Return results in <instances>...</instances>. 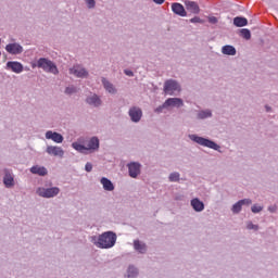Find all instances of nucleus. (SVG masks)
<instances>
[{
    "mask_svg": "<svg viewBox=\"0 0 278 278\" xmlns=\"http://www.w3.org/2000/svg\"><path fill=\"white\" fill-rule=\"evenodd\" d=\"M4 188H14L16 186V181L14 180V173L10 169H4V175L2 178Z\"/></svg>",
    "mask_w": 278,
    "mask_h": 278,
    "instance_id": "1a4fd4ad",
    "label": "nucleus"
},
{
    "mask_svg": "<svg viewBox=\"0 0 278 278\" xmlns=\"http://www.w3.org/2000/svg\"><path fill=\"white\" fill-rule=\"evenodd\" d=\"M116 240H118V237L114 231H105L101 235L97 236H90L89 242L93 244V247H97V249H114L116 247Z\"/></svg>",
    "mask_w": 278,
    "mask_h": 278,
    "instance_id": "f257e3e1",
    "label": "nucleus"
},
{
    "mask_svg": "<svg viewBox=\"0 0 278 278\" xmlns=\"http://www.w3.org/2000/svg\"><path fill=\"white\" fill-rule=\"evenodd\" d=\"M167 108H184V100L181 98H168L165 100Z\"/></svg>",
    "mask_w": 278,
    "mask_h": 278,
    "instance_id": "412c9836",
    "label": "nucleus"
},
{
    "mask_svg": "<svg viewBox=\"0 0 278 278\" xmlns=\"http://www.w3.org/2000/svg\"><path fill=\"white\" fill-rule=\"evenodd\" d=\"M185 5L186 10H188V12H191V14H199V12H201L199 4L192 0H185Z\"/></svg>",
    "mask_w": 278,
    "mask_h": 278,
    "instance_id": "4be33fe9",
    "label": "nucleus"
},
{
    "mask_svg": "<svg viewBox=\"0 0 278 278\" xmlns=\"http://www.w3.org/2000/svg\"><path fill=\"white\" fill-rule=\"evenodd\" d=\"M76 92H77V87H75L74 85L66 87L64 91V93L68 96L76 94Z\"/></svg>",
    "mask_w": 278,
    "mask_h": 278,
    "instance_id": "7c9ffc66",
    "label": "nucleus"
},
{
    "mask_svg": "<svg viewBox=\"0 0 278 278\" xmlns=\"http://www.w3.org/2000/svg\"><path fill=\"white\" fill-rule=\"evenodd\" d=\"M124 75H127V77H134V72L131 70H124Z\"/></svg>",
    "mask_w": 278,
    "mask_h": 278,
    "instance_id": "79ce46f5",
    "label": "nucleus"
},
{
    "mask_svg": "<svg viewBox=\"0 0 278 278\" xmlns=\"http://www.w3.org/2000/svg\"><path fill=\"white\" fill-rule=\"evenodd\" d=\"M55 142L60 143V142H62V140H55Z\"/></svg>",
    "mask_w": 278,
    "mask_h": 278,
    "instance_id": "49530a36",
    "label": "nucleus"
},
{
    "mask_svg": "<svg viewBox=\"0 0 278 278\" xmlns=\"http://www.w3.org/2000/svg\"><path fill=\"white\" fill-rule=\"evenodd\" d=\"M240 36L245 40H251V30H249L248 28H243L240 30Z\"/></svg>",
    "mask_w": 278,
    "mask_h": 278,
    "instance_id": "c756f323",
    "label": "nucleus"
},
{
    "mask_svg": "<svg viewBox=\"0 0 278 278\" xmlns=\"http://www.w3.org/2000/svg\"><path fill=\"white\" fill-rule=\"evenodd\" d=\"M0 43H1V39H0Z\"/></svg>",
    "mask_w": 278,
    "mask_h": 278,
    "instance_id": "de8ad7c7",
    "label": "nucleus"
},
{
    "mask_svg": "<svg viewBox=\"0 0 278 278\" xmlns=\"http://www.w3.org/2000/svg\"><path fill=\"white\" fill-rule=\"evenodd\" d=\"M247 25H249V20H247V17L237 16L233 18L235 27H247Z\"/></svg>",
    "mask_w": 278,
    "mask_h": 278,
    "instance_id": "bb28decb",
    "label": "nucleus"
},
{
    "mask_svg": "<svg viewBox=\"0 0 278 278\" xmlns=\"http://www.w3.org/2000/svg\"><path fill=\"white\" fill-rule=\"evenodd\" d=\"M128 175L131 179H138L140 173H142V164L139 162H130L127 164Z\"/></svg>",
    "mask_w": 278,
    "mask_h": 278,
    "instance_id": "6e6552de",
    "label": "nucleus"
},
{
    "mask_svg": "<svg viewBox=\"0 0 278 278\" xmlns=\"http://www.w3.org/2000/svg\"><path fill=\"white\" fill-rule=\"evenodd\" d=\"M190 140H207V138L199 137L197 135H189Z\"/></svg>",
    "mask_w": 278,
    "mask_h": 278,
    "instance_id": "f704fd0d",
    "label": "nucleus"
},
{
    "mask_svg": "<svg viewBox=\"0 0 278 278\" xmlns=\"http://www.w3.org/2000/svg\"><path fill=\"white\" fill-rule=\"evenodd\" d=\"M70 75H74V77H78V79H88V70L80 64H75L73 67L68 70Z\"/></svg>",
    "mask_w": 278,
    "mask_h": 278,
    "instance_id": "423d86ee",
    "label": "nucleus"
},
{
    "mask_svg": "<svg viewBox=\"0 0 278 278\" xmlns=\"http://www.w3.org/2000/svg\"><path fill=\"white\" fill-rule=\"evenodd\" d=\"M42 68L45 73H51L52 75H60V70H58V65L47 58H40L37 61V64H33V68Z\"/></svg>",
    "mask_w": 278,
    "mask_h": 278,
    "instance_id": "7ed1b4c3",
    "label": "nucleus"
},
{
    "mask_svg": "<svg viewBox=\"0 0 278 278\" xmlns=\"http://www.w3.org/2000/svg\"><path fill=\"white\" fill-rule=\"evenodd\" d=\"M222 53L224 55H236L237 51H236V47L233 46H229V45H226L222 48Z\"/></svg>",
    "mask_w": 278,
    "mask_h": 278,
    "instance_id": "c85d7f7f",
    "label": "nucleus"
},
{
    "mask_svg": "<svg viewBox=\"0 0 278 278\" xmlns=\"http://www.w3.org/2000/svg\"><path fill=\"white\" fill-rule=\"evenodd\" d=\"M212 116H214V113H212L211 109L200 110L197 112L198 121H205L207 118H212Z\"/></svg>",
    "mask_w": 278,
    "mask_h": 278,
    "instance_id": "b1692460",
    "label": "nucleus"
},
{
    "mask_svg": "<svg viewBox=\"0 0 278 278\" xmlns=\"http://www.w3.org/2000/svg\"><path fill=\"white\" fill-rule=\"evenodd\" d=\"M132 249L138 255H147V253H149V245L140 239H135L132 241Z\"/></svg>",
    "mask_w": 278,
    "mask_h": 278,
    "instance_id": "0eeeda50",
    "label": "nucleus"
},
{
    "mask_svg": "<svg viewBox=\"0 0 278 278\" xmlns=\"http://www.w3.org/2000/svg\"><path fill=\"white\" fill-rule=\"evenodd\" d=\"M100 184L103 188V190H105L106 192H113L114 190V184L112 182V180H110L109 178L106 177H102L100 179Z\"/></svg>",
    "mask_w": 278,
    "mask_h": 278,
    "instance_id": "393cba45",
    "label": "nucleus"
},
{
    "mask_svg": "<svg viewBox=\"0 0 278 278\" xmlns=\"http://www.w3.org/2000/svg\"><path fill=\"white\" fill-rule=\"evenodd\" d=\"M190 205H191L193 212L201 213V212H203V210H205V203H203V201H201L199 198H193L190 201Z\"/></svg>",
    "mask_w": 278,
    "mask_h": 278,
    "instance_id": "aec40b11",
    "label": "nucleus"
},
{
    "mask_svg": "<svg viewBox=\"0 0 278 278\" xmlns=\"http://www.w3.org/2000/svg\"><path fill=\"white\" fill-rule=\"evenodd\" d=\"M30 173L33 175H38L39 177H46V175L49 174V170H47V167L45 166L35 165L30 167Z\"/></svg>",
    "mask_w": 278,
    "mask_h": 278,
    "instance_id": "5701e85b",
    "label": "nucleus"
},
{
    "mask_svg": "<svg viewBox=\"0 0 278 278\" xmlns=\"http://www.w3.org/2000/svg\"><path fill=\"white\" fill-rule=\"evenodd\" d=\"M46 139L47 140H64V136L61 134L53 131V130H48L46 132Z\"/></svg>",
    "mask_w": 278,
    "mask_h": 278,
    "instance_id": "a878e982",
    "label": "nucleus"
},
{
    "mask_svg": "<svg viewBox=\"0 0 278 278\" xmlns=\"http://www.w3.org/2000/svg\"><path fill=\"white\" fill-rule=\"evenodd\" d=\"M263 210H264V206H262L260 204H253L251 206L252 214H260V212H262Z\"/></svg>",
    "mask_w": 278,
    "mask_h": 278,
    "instance_id": "2f4dec72",
    "label": "nucleus"
},
{
    "mask_svg": "<svg viewBox=\"0 0 278 278\" xmlns=\"http://www.w3.org/2000/svg\"><path fill=\"white\" fill-rule=\"evenodd\" d=\"M72 147L78 151V153H85V155H88V153H92V151L99 149V140H88L84 141V143L74 142Z\"/></svg>",
    "mask_w": 278,
    "mask_h": 278,
    "instance_id": "20e7f679",
    "label": "nucleus"
},
{
    "mask_svg": "<svg viewBox=\"0 0 278 278\" xmlns=\"http://www.w3.org/2000/svg\"><path fill=\"white\" fill-rule=\"evenodd\" d=\"M164 110H168V106H166V102H164L162 105L154 109L155 114H162Z\"/></svg>",
    "mask_w": 278,
    "mask_h": 278,
    "instance_id": "72a5a7b5",
    "label": "nucleus"
},
{
    "mask_svg": "<svg viewBox=\"0 0 278 278\" xmlns=\"http://www.w3.org/2000/svg\"><path fill=\"white\" fill-rule=\"evenodd\" d=\"M198 144L200 147H207L208 149H213V151H218L220 153V146H218L216 142L213 140H197Z\"/></svg>",
    "mask_w": 278,
    "mask_h": 278,
    "instance_id": "6ab92c4d",
    "label": "nucleus"
},
{
    "mask_svg": "<svg viewBox=\"0 0 278 278\" xmlns=\"http://www.w3.org/2000/svg\"><path fill=\"white\" fill-rule=\"evenodd\" d=\"M86 103L91 108H101V105H103V100H101V97H99V94L91 93L86 98Z\"/></svg>",
    "mask_w": 278,
    "mask_h": 278,
    "instance_id": "f8f14e48",
    "label": "nucleus"
},
{
    "mask_svg": "<svg viewBox=\"0 0 278 278\" xmlns=\"http://www.w3.org/2000/svg\"><path fill=\"white\" fill-rule=\"evenodd\" d=\"M86 3L88 5V8H90V9L94 8V5H96L94 0H86Z\"/></svg>",
    "mask_w": 278,
    "mask_h": 278,
    "instance_id": "ea45409f",
    "label": "nucleus"
},
{
    "mask_svg": "<svg viewBox=\"0 0 278 278\" xmlns=\"http://www.w3.org/2000/svg\"><path fill=\"white\" fill-rule=\"evenodd\" d=\"M175 201H184V194L181 193H176L174 197Z\"/></svg>",
    "mask_w": 278,
    "mask_h": 278,
    "instance_id": "a19ab883",
    "label": "nucleus"
},
{
    "mask_svg": "<svg viewBox=\"0 0 278 278\" xmlns=\"http://www.w3.org/2000/svg\"><path fill=\"white\" fill-rule=\"evenodd\" d=\"M166 0H153L154 3H156L157 5H162V3H164Z\"/></svg>",
    "mask_w": 278,
    "mask_h": 278,
    "instance_id": "37998d69",
    "label": "nucleus"
},
{
    "mask_svg": "<svg viewBox=\"0 0 278 278\" xmlns=\"http://www.w3.org/2000/svg\"><path fill=\"white\" fill-rule=\"evenodd\" d=\"M5 51L7 53H10V55H21L24 49L23 46H21V43L13 42L5 46Z\"/></svg>",
    "mask_w": 278,
    "mask_h": 278,
    "instance_id": "ddd939ff",
    "label": "nucleus"
},
{
    "mask_svg": "<svg viewBox=\"0 0 278 278\" xmlns=\"http://www.w3.org/2000/svg\"><path fill=\"white\" fill-rule=\"evenodd\" d=\"M208 23H211L212 25H216V23H218V18L216 16H211L208 17Z\"/></svg>",
    "mask_w": 278,
    "mask_h": 278,
    "instance_id": "4c0bfd02",
    "label": "nucleus"
},
{
    "mask_svg": "<svg viewBox=\"0 0 278 278\" xmlns=\"http://www.w3.org/2000/svg\"><path fill=\"white\" fill-rule=\"evenodd\" d=\"M168 181L170 184H179V181H181V174H179V172H172V173H169Z\"/></svg>",
    "mask_w": 278,
    "mask_h": 278,
    "instance_id": "cd10ccee",
    "label": "nucleus"
},
{
    "mask_svg": "<svg viewBox=\"0 0 278 278\" xmlns=\"http://www.w3.org/2000/svg\"><path fill=\"white\" fill-rule=\"evenodd\" d=\"M128 116L131 123H140V121H142V109L139 106H131L128 111Z\"/></svg>",
    "mask_w": 278,
    "mask_h": 278,
    "instance_id": "9d476101",
    "label": "nucleus"
},
{
    "mask_svg": "<svg viewBox=\"0 0 278 278\" xmlns=\"http://www.w3.org/2000/svg\"><path fill=\"white\" fill-rule=\"evenodd\" d=\"M101 81H102V86H103L104 90H106V92H109V94H116L118 92V90L116 89L114 84H112L110 80H108V78L102 77Z\"/></svg>",
    "mask_w": 278,
    "mask_h": 278,
    "instance_id": "a211bd4d",
    "label": "nucleus"
},
{
    "mask_svg": "<svg viewBox=\"0 0 278 278\" xmlns=\"http://www.w3.org/2000/svg\"><path fill=\"white\" fill-rule=\"evenodd\" d=\"M138 275H140V269L134 264H129L126 268V271L124 274L125 278H138Z\"/></svg>",
    "mask_w": 278,
    "mask_h": 278,
    "instance_id": "dca6fc26",
    "label": "nucleus"
},
{
    "mask_svg": "<svg viewBox=\"0 0 278 278\" xmlns=\"http://www.w3.org/2000/svg\"><path fill=\"white\" fill-rule=\"evenodd\" d=\"M7 68L12 71V73H16L17 75L23 73L24 67L18 61H9L7 62Z\"/></svg>",
    "mask_w": 278,
    "mask_h": 278,
    "instance_id": "4468645a",
    "label": "nucleus"
},
{
    "mask_svg": "<svg viewBox=\"0 0 278 278\" xmlns=\"http://www.w3.org/2000/svg\"><path fill=\"white\" fill-rule=\"evenodd\" d=\"M268 212H270V214H275L277 212V205H270L268 206Z\"/></svg>",
    "mask_w": 278,
    "mask_h": 278,
    "instance_id": "58836bf2",
    "label": "nucleus"
},
{
    "mask_svg": "<svg viewBox=\"0 0 278 278\" xmlns=\"http://www.w3.org/2000/svg\"><path fill=\"white\" fill-rule=\"evenodd\" d=\"M265 110L266 112H273V108H270L269 105H265Z\"/></svg>",
    "mask_w": 278,
    "mask_h": 278,
    "instance_id": "c03bdc74",
    "label": "nucleus"
},
{
    "mask_svg": "<svg viewBox=\"0 0 278 278\" xmlns=\"http://www.w3.org/2000/svg\"><path fill=\"white\" fill-rule=\"evenodd\" d=\"M35 192L41 199H55L60 194V188L53 187V182L47 181L42 186L37 187Z\"/></svg>",
    "mask_w": 278,
    "mask_h": 278,
    "instance_id": "f03ea898",
    "label": "nucleus"
},
{
    "mask_svg": "<svg viewBox=\"0 0 278 278\" xmlns=\"http://www.w3.org/2000/svg\"><path fill=\"white\" fill-rule=\"evenodd\" d=\"M247 229L257 231L260 229V226L253 224V222H247Z\"/></svg>",
    "mask_w": 278,
    "mask_h": 278,
    "instance_id": "473e14b6",
    "label": "nucleus"
},
{
    "mask_svg": "<svg viewBox=\"0 0 278 278\" xmlns=\"http://www.w3.org/2000/svg\"><path fill=\"white\" fill-rule=\"evenodd\" d=\"M190 23H200V24H203V20H201V17L199 16H194L192 17L191 20H189Z\"/></svg>",
    "mask_w": 278,
    "mask_h": 278,
    "instance_id": "c9c22d12",
    "label": "nucleus"
},
{
    "mask_svg": "<svg viewBox=\"0 0 278 278\" xmlns=\"http://www.w3.org/2000/svg\"><path fill=\"white\" fill-rule=\"evenodd\" d=\"M46 152L54 157H64V150L58 146H48Z\"/></svg>",
    "mask_w": 278,
    "mask_h": 278,
    "instance_id": "2eb2a0df",
    "label": "nucleus"
},
{
    "mask_svg": "<svg viewBox=\"0 0 278 278\" xmlns=\"http://www.w3.org/2000/svg\"><path fill=\"white\" fill-rule=\"evenodd\" d=\"M86 173H92V163L88 162L85 165Z\"/></svg>",
    "mask_w": 278,
    "mask_h": 278,
    "instance_id": "e433bc0d",
    "label": "nucleus"
},
{
    "mask_svg": "<svg viewBox=\"0 0 278 278\" xmlns=\"http://www.w3.org/2000/svg\"><path fill=\"white\" fill-rule=\"evenodd\" d=\"M251 203H253L251 199L239 200L238 202L232 204L230 212L235 215H238L240 214V212H242V207H244V205H251Z\"/></svg>",
    "mask_w": 278,
    "mask_h": 278,
    "instance_id": "9b49d317",
    "label": "nucleus"
},
{
    "mask_svg": "<svg viewBox=\"0 0 278 278\" xmlns=\"http://www.w3.org/2000/svg\"><path fill=\"white\" fill-rule=\"evenodd\" d=\"M90 140H99V138H97V137H92Z\"/></svg>",
    "mask_w": 278,
    "mask_h": 278,
    "instance_id": "a18cd8bd",
    "label": "nucleus"
},
{
    "mask_svg": "<svg viewBox=\"0 0 278 278\" xmlns=\"http://www.w3.org/2000/svg\"><path fill=\"white\" fill-rule=\"evenodd\" d=\"M163 92L173 97L175 96V92H181V85L176 79H167L164 83Z\"/></svg>",
    "mask_w": 278,
    "mask_h": 278,
    "instance_id": "39448f33",
    "label": "nucleus"
},
{
    "mask_svg": "<svg viewBox=\"0 0 278 278\" xmlns=\"http://www.w3.org/2000/svg\"><path fill=\"white\" fill-rule=\"evenodd\" d=\"M172 12H174V14H176L177 16H188L186 8H184V4L179 2L172 3Z\"/></svg>",
    "mask_w": 278,
    "mask_h": 278,
    "instance_id": "f3484780",
    "label": "nucleus"
}]
</instances>
